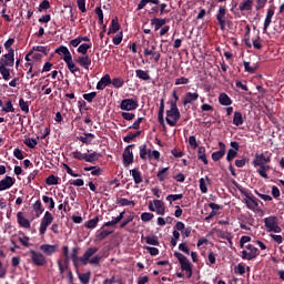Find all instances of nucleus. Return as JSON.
<instances>
[{"label": "nucleus", "mask_w": 284, "mask_h": 284, "mask_svg": "<svg viewBox=\"0 0 284 284\" xmlns=\"http://www.w3.org/2000/svg\"><path fill=\"white\" fill-rule=\"evenodd\" d=\"M14 68V49H9L8 53L0 58V74L4 81H10V69Z\"/></svg>", "instance_id": "obj_1"}, {"label": "nucleus", "mask_w": 284, "mask_h": 284, "mask_svg": "<svg viewBox=\"0 0 284 284\" xmlns=\"http://www.w3.org/2000/svg\"><path fill=\"white\" fill-rule=\"evenodd\" d=\"M79 250H81L79 246L72 248L71 258L74 267H79V261L82 263V265H88V261H90L91 256H94V254L99 252V248L97 247H89L84 252L83 256L79 257Z\"/></svg>", "instance_id": "obj_2"}, {"label": "nucleus", "mask_w": 284, "mask_h": 284, "mask_svg": "<svg viewBox=\"0 0 284 284\" xmlns=\"http://www.w3.org/2000/svg\"><path fill=\"white\" fill-rule=\"evenodd\" d=\"M169 103L170 110L166 111V123L171 128H175L176 123H179V120L181 119V111H179V105H176V102Z\"/></svg>", "instance_id": "obj_3"}, {"label": "nucleus", "mask_w": 284, "mask_h": 284, "mask_svg": "<svg viewBox=\"0 0 284 284\" xmlns=\"http://www.w3.org/2000/svg\"><path fill=\"white\" fill-rule=\"evenodd\" d=\"M264 225L266 232H274L275 234H281L283 232V229L278 225V217L276 215L265 217Z\"/></svg>", "instance_id": "obj_4"}, {"label": "nucleus", "mask_w": 284, "mask_h": 284, "mask_svg": "<svg viewBox=\"0 0 284 284\" xmlns=\"http://www.w3.org/2000/svg\"><path fill=\"white\" fill-rule=\"evenodd\" d=\"M27 256H30L31 263H33V265H36L37 267H43V265H45V263H48L45 255H43V253L37 252L34 250H30L27 253Z\"/></svg>", "instance_id": "obj_5"}, {"label": "nucleus", "mask_w": 284, "mask_h": 284, "mask_svg": "<svg viewBox=\"0 0 284 284\" xmlns=\"http://www.w3.org/2000/svg\"><path fill=\"white\" fill-rule=\"evenodd\" d=\"M216 23L220 26V30L224 31L227 23V7L219 6L217 13L215 14Z\"/></svg>", "instance_id": "obj_6"}, {"label": "nucleus", "mask_w": 284, "mask_h": 284, "mask_svg": "<svg viewBox=\"0 0 284 284\" xmlns=\"http://www.w3.org/2000/svg\"><path fill=\"white\" fill-rule=\"evenodd\" d=\"M246 250H248L250 252H247ZM246 250H243L241 252V258H243V261H254V258H256L258 256V248H256V246L248 244L246 245Z\"/></svg>", "instance_id": "obj_7"}, {"label": "nucleus", "mask_w": 284, "mask_h": 284, "mask_svg": "<svg viewBox=\"0 0 284 284\" xmlns=\"http://www.w3.org/2000/svg\"><path fill=\"white\" fill-rule=\"evenodd\" d=\"M52 221H54V215H52V213L47 211L40 222L39 232H40L41 236H43V234H45V232L48 231V227H50V225H52Z\"/></svg>", "instance_id": "obj_8"}, {"label": "nucleus", "mask_w": 284, "mask_h": 284, "mask_svg": "<svg viewBox=\"0 0 284 284\" xmlns=\"http://www.w3.org/2000/svg\"><path fill=\"white\" fill-rule=\"evenodd\" d=\"M135 146V144H131L124 149V152L122 154L124 168H130V165L134 163V153L132 152V149Z\"/></svg>", "instance_id": "obj_9"}, {"label": "nucleus", "mask_w": 284, "mask_h": 284, "mask_svg": "<svg viewBox=\"0 0 284 284\" xmlns=\"http://www.w3.org/2000/svg\"><path fill=\"white\" fill-rule=\"evenodd\" d=\"M233 185L237 186L239 192H241V194H243L248 201H251L254 210L258 207V199H256V196L247 192V190H245L243 186H239V183H236V181H233Z\"/></svg>", "instance_id": "obj_10"}, {"label": "nucleus", "mask_w": 284, "mask_h": 284, "mask_svg": "<svg viewBox=\"0 0 284 284\" xmlns=\"http://www.w3.org/2000/svg\"><path fill=\"white\" fill-rule=\"evenodd\" d=\"M139 108V101L134 99H124L121 101L120 109L124 110L125 112H132Z\"/></svg>", "instance_id": "obj_11"}, {"label": "nucleus", "mask_w": 284, "mask_h": 284, "mask_svg": "<svg viewBox=\"0 0 284 284\" xmlns=\"http://www.w3.org/2000/svg\"><path fill=\"white\" fill-rule=\"evenodd\" d=\"M272 162V154L265 155V153H256L253 159L254 168H258V165H265L266 163Z\"/></svg>", "instance_id": "obj_12"}, {"label": "nucleus", "mask_w": 284, "mask_h": 284, "mask_svg": "<svg viewBox=\"0 0 284 284\" xmlns=\"http://www.w3.org/2000/svg\"><path fill=\"white\" fill-rule=\"evenodd\" d=\"M239 150H241L239 142H231V149L226 153V161L229 163H232L239 156Z\"/></svg>", "instance_id": "obj_13"}, {"label": "nucleus", "mask_w": 284, "mask_h": 284, "mask_svg": "<svg viewBox=\"0 0 284 284\" xmlns=\"http://www.w3.org/2000/svg\"><path fill=\"white\" fill-rule=\"evenodd\" d=\"M174 256L175 258H178L182 272L192 270V263H190V260H187L185 255H183L182 253L175 252Z\"/></svg>", "instance_id": "obj_14"}, {"label": "nucleus", "mask_w": 284, "mask_h": 284, "mask_svg": "<svg viewBox=\"0 0 284 284\" xmlns=\"http://www.w3.org/2000/svg\"><path fill=\"white\" fill-rule=\"evenodd\" d=\"M219 151H215L211 154L212 161H214L215 163L217 161H221V159H223V156H225V152H226V146L225 143L223 142H219Z\"/></svg>", "instance_id": "obj_15"}, {"label": "nucleus", "mask_w": 284, "mask_h": 284, "mask_svg": "<svg viewBox=\"0 0 284 284\" xmlns=\"http://www.w3.org/2000/svg\"><path fill=\"white\" fill-rule=\"evenodd\" d=\"M17 180H14L10 175H6L4 179L0 181V192H6V190H10L12 185H14Z\"/></svg>", "instance_id": "obj_16"}, {"label": "nucleus", "mask_w": 284, "mask_h": 284, "mask_svg": "<svg viewBox=\"0 0 284 284\" xmlns=\"http://www.w3.org/2000/svg\"><path fill=\"white\" fill-rule=\"evenodd\" d=\"M75 63H78L80 68H83L84 70H90V65H92V59L90 55H80L78 59H75Z\"/></svg>", "instance_id": "obj_17"}, {"label": "nucleus", "mask_w": 284, "mask_h": 284, "mask_svg": "<svg viewBox=\"0 0 284 284\" xmlns=\"http://www.w3.org/2000/svg\"><path fill=\"white\" fill-rule=\"evenodd\" d=\"M40 250L47 256H52V254H57V252L59 250V245H57V244H53V245L52 244H42V245H40Z\"/></svg>", "instance_id": "obj_18"}, {"label": "nucleus", "mask_w": 284, "mask_h": 284, "mask_svg": "<svg viewBox=\"0 0 284 284\" xmlns=\"http://www.w3.org/2000/svg\"><path fill=\"white\" fill-rule=\"evenodd\" d=\"M163 114H165V98H162L160 101V109L158 112V122L160 125H163L165 128V119L163 118Z\"/></svg>", "instance_id": "obj_19"}, {"label": "nucleus", "mask_w": 284, "mask_h": 284, "mask_svg": "<svg viewBox=\"0 0 284 284\" xmlns=\"http://www.w3.org/2000/svg\"><path fill=\"white\" fill-rule=\"evenodd\" d=\"M112 84V78L110 74H105L100 79V81L97 83V90H105L108 85Z\"/></svg>", "instance_id": "obj_20"}, {"label": "nucleus", "mask_w": 284, "mask_h": 284, "mask_svg": "<svg viewBox=\"0 0 284 284\" xmlns=\"http://www.w3.org/2000/svg\"><path fill=\"white\" fill-rule=\"evenodd\" d=\"M55 54H63V61H68L69 59L72 58V53L65 45H60L55 49Z\"/></svg>", "instance_id": "obj_21"}, {"label": "nucleus", "mask_w": 284, "mask_h": 284, "mask_svg": "<svg viewBox=\"0 0 284 284\" xmlns=\"http://www.w3.org/2000/svg\"><path fill=\"white\" fill-rule=\"evenodd\" d=\"M195 101H199V93H192V92H186L184 99H183V105H190L194 103Z\"/></svg>", "instance_id": "obj_22"}, {"label": "nucleus", "mask_w": 284, "mask_h": 284, "mask_svg": "<svg viewBox=\"0 0 284 284\" xmlns=\"http://www.w3.org/2000/svg\"><path fill=\"white\" fill-rule=\"evenodd\" d=\"M253 8H254V1L253 0H243L239 6L240 12H251V10Z\"/></svg>", "instance_id": "obj_23"}, {"label": "nucleus", "mask_w": 284, "mask_h": 284, "mask_svg": "<svg viewBox=\"0 0 284 284\" xmlns=\"http://www.w3.org/2000/svg\"><path fill=\"white\" fill-rule=\"evenodd\" d=\"M17 220L20 227H24V230H30V220L23 216V212L17 213Z\"/></svg>", "instance_id": "obj_24"}, {"label": "nucleus", "mask_w": 284, "mask_h": 284, "mask_svg": "<svg viewBox=\"0 0 284 284\" xmlns=\"http://www.w3.org/2000/svg\"><path fill=\"white\" fill-rule=\"evenodd\" d=\"M153 205L155 206L156 214H160V216L165 215V204L161 200H154Z\"/></svg>", "instance_id": "obj_25"}, {"label": "nucleus", "mask_w": 284, "mask_h": 284, "mask_svg": "<svg viewBox=\"0 0 284 284\" xmlns=\"http://www.w3.org/2000/svg\"><path fill=\"white\" fill-rule=\"evenodd\" d=\"M130 174H131L135 185H140V183H143V176L141 175V171H139V169L130 170Z\"/></svg>", "instance_id": "obj_26"}, {"label": "nucleus", "mask_w": 284, "mask_h": 284, "mask_svg": "<svg viewBox=\"0 0 284 284\" xmlns=\"http://www.w3.org/2000/svg\"><path fill=\"white\" fill-rule=\"evenodd\" d=\"M165 23H168V19H161V18L151 19V26H154L155 32L158 30H161V28H163V26H165Z\"/></svg>", "instance_id": "obj_27"}, {"label": "nucleus", "mask_w": 284, "mask_h": 284, "mask_svg": "<svg viewBox=\"0 0 284 284\" xmlns=\"http://www.w3.org/2000/svg\"><path fill=\"white\" fill-rule=\"evenodd\" d=\"M103 155L101 153L92 152V153H85L84 161L87 163H97L99 159H101Z\"/></svg>", "instance_id": "obj_28"}, {"label": "nucleus", "mask_w": 284, "mask_h": 284, "mask_svg": "<svg viewBox=\"0 0 284 284\" xmlns=\"http://www.w3.org/2000/svg\"><path fill=\"white\" fill-rule=\"evenodd\" d=\"M79 141H81V143H83L84 145H92V140L95 139L94 133H88L84 132V136L81 135L80 138H78Z\"/></svg>", "instance_id": "obj_29"}, {"label": "nucleus", "mask_w": 284, "mask_h": 284, "mask_svg": "<svg viewBox=\"0 0 284 284\" xmlns=\"http://www.w3.org/2000/svg\"><path fill=\"white\" fill-rule=\"evenodd\" d=\"M274 17V10L268 9L267 13H266V18L264 20V27H263V32L266 33L267 32V28H270L271 23H272V18Z\"/></svg>", "instance_id": "obj_30"}, {"label": "nucleus", "mask_w": 284, "mask_h": 284, "mask_svg": "<svg viewBox=\"0 0 284 284\" xmlns=\"http://www.w3.org/2000/svg\"><path fill=\"white\" fill-rule=\"evenodd\" d=\"M139 150H140V159H142V161H148L151 152V150L148 149V144L140 145Z\"/></svg>", "instance_id": "obj_31"}, {"label": "nucleus", "mask_w": 284, "mask_h": 284, "mask_svg": "<svg viewBox=\"0 0 284 284\" xmlns=\"http://www.w3.org/2000/svg\"><path fill=\"white\" fill-rule=\"evenodd\" d=\"M119 30H121V24H119V19L115 18L111 21L108 34H116Z\"/></svg>", "instance_id": "obj_32"}, {"label": "nucleus", "mask_w": 284, "mask_h": 284, "mask_svg": "<svg viewBox=\"0 0 284 284\" xmlns=\"http://www.w3.org/2000/svg\"><path fill=\"white\" fill-rule=\"evenodd\" d=\"M64 63H67V68L71 72V74H77V72H79V67H77V64L72 60V57L68 60H64Z\"/></svg>", "instance_id": "obj_33"}, {"label": "nucleus", "mask_w": 284, "mask_h": 284, "mask_svg": "<svg viewBox=\"0 0 284 284\" xmlns=\"http://www.w3.org/2000/svg\"><path fill=\"white\" fill-rule=\"evenodd\" d=\"M257 168H260L257 170V173L260 174V176H262V179H270V176L267 175V172H270V165L258 164Z\"/></svg>", "instance_id": "obj_34"}, {"label": "nucleus", "mask_w": 284, "mask_h": 284, "mask_svg": "<svg viewBox=\"0 0 284 284\" xmlns=\"http://www.w3.org/2000/svg\"><path fill=\"white\" fill-rule=\"evenodd\" d=\"M219 103L220 105H232V98L227 93H220Z\"/></svg>", "instance_id": "obj_35"}, {"label": "nucleus", "mask_w": 284, "mask_h": 284, "mask_svg": "<svg viewBox=\"0 0 284 284\" xmlns=\"http://www.w3.org/2000/svg\"><path fill=\"white\" fill-rule=\"evenodd\" d=\"M197 159L199 161L203 162L204 165H207L209 161H207V155L205 154V146H199Z\"/></svg>", "instance_id": "obj_36"}, {"label": "nucleus", "mask_w": 284, "mask_h": 284, "mask_svg": "<svg viewBox=\"0 0 284 284\" xmlns=\"http://www.w3.org/2000/svg\"><path fill=\"white\" fill-rule=\"evenodd\" d=\"M243 113H241L240 111H235L233 116V125H236V128H239L240 125H243Z\"/></svg>", "instance_id": "obj_37"}, {"label": "nucleus", "mask_w": 284, "mask_h": 284, "mask_svg": "<svg viewBox=\"0 0 284 284\" xmlns=\"http://www.w3.org/2000/svg\"><path fill=\"white\" fill-rule=\"evenodd\" d=\"M148 3H152L153 6H159L161 3V0H140L136 10H143Z\"/></svg>", "instance_id": "obj_38"}, {"label": "nucleus", "mask_w": 284, "mask_h": 284, "mask_svg": "<svg viewBox=\"0 0 284 284\" xmlns=\"http://www.w3.org/2000/svg\"><path fill=\"white\" fill-rule=\"evenodd\" d=\"M135 77L138 79H141V81H150V79H151L150 73H148V71H143L141 69L135 70Z\"/></svg>", "instance_id": "obj_39"}, {"label": "nucleus", "mask_w": 284, "mask_h": 284, "mask_svg": "<svg viewBox=\"0 0 284 284\" xmlns=\"http://www.w3.org/2000/svg\"><path fill=\"white\" fill-rule=\"evenodd\" d=\"M170 171V166L168 168H163L162 170H160L156 174V179L160 181V183H163V181H165V179H168V172Z\"/></svg>", "instance_id": "obj_40"}, {"label": "nucleus", "mask_w": 284, "mask_h": 284, "mask_svg": "<svg viewBox=\"0 0 284 284\" xmlns=\"http://www.w3.org/2000/svg\"><path fill=\"white\" fill-rule=\"evenodd\" d=\"M90 48H92V42L90 43H82L78 47V52L79 54H82V55H88V50H90Z\"/></svg>", "instance_id": "obj_41"}, {"label": "nucleus", "mask_w": 284, "mask_h": 284, "mask_svg": "<svg viewBox=\"0 0 284 284\" xmlns=\"http://www.w3.org/2000/svg\"><path fill=\"white\" fill-rule=\"evenodd\" d=\"M116 204L120 205L121 207H128V205H132V207H134V205H136L134 201L128 200L125 197H121L120 200H118Z\"/></svg>", "instance_id": "obj_42"}, {"label": "nucleus", "mask_w": 284, "mask_h": 284, "mask_svg": "<svg viewBox=\"0 0 284 284\" xmlns=\"http://www.w3.org/2000/svg\"><path fill=\"white\" fill-rule=\"evenodd\" d=\"M84 172H91L92 176H101V168L99 166H85Z\"/></svg>", "instance_id": "obj_43"}, {"label": "nucleus", "mask_w": 284, "mask_h": 284, "mask_svg": "<svg viewBox=\"0 0 284 284\" xmlns=\"http://www.w3.org/2000/svg\"><path fill=\"white\" fill-rule=\"evenodd\" d=\"M19 108L24 114H28L30 112V104L23 100V98L19 99Z\"/></svg>", "instance_id": "obj_44"}, {"label": "nucleus", "mask_w": 284, "mask_h": 284, "mask_svg": "<svg viewBox=\"0 0 284 284\" xmlns=\"http://www.w3.org/2000/svg\"><path fill=\"white\" fill-rule=\"evenodd\" d=\"M90 276H91L90 272L78 274V278H79L80 283H82V284H90Z\"/></svg>", "instance_id": "obj_45"}, {"label": "nucleus", "mask_w": 284, "mask_h": 284, "mask_svg": "<svg viewBox=\"0 0 284 284\" xmlns=\"http://www.w3.org/2000/svg\"><path fill=\"white\" fill-rule=\"evenodd\" d=\"M110 234H112V231H108V230L103 229V226H102L101 230L98 231V239H99V241H103V240L108 239V236H110Z\"/></svg>", "instance_id": "obj_46"}, {"label": "nucleus", "mask_w": 284, "mask_h": 284, "mask_svg": "<svg viewBox=\"0 0 284 284\" xmlns=\"http://www.w3.org/2000/svg\"><path fill=\"white\" fill-rule=\"evenodd\" d=\"M33 210L36 212V216H41L43 214V205L41 204V200L36 201L33 204Z\"/></svg>", "instance_id": "obj_47"}, {"label": "nucleus", "mask_w": 284, "mask_h": 284, "mask_svg": "<svg viewBox=\"0 0 284 284\" xmlns=\"http://www.w3.org/2000/svg\"><path fill=\"white\" fill-rule=\"evenodd\" d=\"M24 145H27V148H30V150H34L37 145H39V142L34 138H29L24 140Z\"/></svg>", "instance_id": "obj_48"}, {"label": "nucleus", "mask_w": 284, "mask_h": 284, "mask_svg": "<svg viewBox=\"0 0 284 284\" xmlns=\"http://www.w3.org/2000/svg\"><path fill=\"white\" fill-rule=\"evenodd\" d=\"M47 185H59V176L51 174L45 179Z\"/></svg>", "instance_id": "obj_49"}, {"label": "nucleus", "mask_w": 284, "mask_h": 284, "mask_svg": "<svg viewBox=\"0 0 284 284\" xmlns=\"http://www.w3.org/2000/svg\"><path fill=\"white\" fill-rule=\"evenodd\" d=\"M181 199H183V194H169L166 196V201L170 203V205H172V203H174V201H181Z\"/></svg>", "instance_id": "obj_50"}, {"label": "nucleus", "mask_w": 284, "mask_h": 284, "mask_svg": "<svg viewBox=\"0 0 284 284\" xmlns=\"http://www.w3.org/2000/svg\"><path fill=\"white\" fill-rule=\"evenodd\" d=\"M97 225H99V216H97L92 220H89L85 223V227H88V230H94V227H97Z\"/></svg>", "instance_id": "obj_51"}, {"label": "nucleus", "mask_w": 284, "mask_h": 284, "mask_svg": "<svg viewBox=\"0 0 284 284\" xmlns=\"http://www.w3.org/2000/svg\"><path fill=\"white\" fill-rule=\"evenodd\" d=\"M152 219H154V213L144 212L141 214V221H143V223H150Z\"/></svg>", "instance_id": "obj_52"}, {"label": "nucleus", "mask_w": 284, "mask_h": 284, "mask_svg": "<svg viewBox=\"0 0 284 284\" xmlns=\"http://www.w3.org/2000/svg\"><path fill=\"white\" fill-rule=\"evenodd\" d=\"M111 84L113 85V88H116L119 90V88L125 84V81H123V79L121 78H114L113 80H111Z\"/></svg>", "instance_id": "obj_53"}, {"label": "nucleus", "mask_w": 284, "mask_h": 284, "mask_svg": "<svg viewBox=\"0 0 284 284\" xmlns=\"http://www.w3.org/2000/svg\"><path fill=\"white\" fill-rule=\"evenodd\" d=\"M84 101H88V103H92L94 99H97V92H90V93H84L83 95Z\"/></svg>", "instance_id": "obj_54"}, {"label": "nucleus", "mask_w": 284, "mask_h": 284, "mask_svg": "<svg viewBox=\"0 0 284 284\" xmlns=\"http://www.w3.org/2000/svg\"><path fill=\"white\" fill-rule=\"evenodd\" d=\"M18 240H19V243L23 245V247H30V236L28 235H23L22 237L19 236Z\"/></svg>", "instance_id": "obj_55"}, {"label": "nucleus", "mask_w": 284, "mask_h": 284, "mask_svg": "<svg viewBox=\"0 0 284 284\" xmlns=\"http://www.w3.org/2000/svg\"><path fill=\"white\" fill-rule=\"evenodd\" d=\"M145 242L148 243V245H159V237H156L155 235L153 236L148 235L145 237Z\"/></svg>", "instance_id": "obj_56"}, {"label": "nucleus", "mask_w": 284, "mask_h": 284, "mask_svg": "<svg viewBox=\"0 0 284 284\" xmlns=\"http://www.w3.org/2000/svg\"><path fill=\"white\" fill-rule=\"evenodd\" d=\"M2 112H14V106L12 105V101L8 100L4 104V106L2 108Z\"/></svg>", "instance_id": "obj_57"}, {"label": "nucleus", "mask_w": 284, "mask_h": 284, "mask_svg": "<svg viewBox=\"0 0 284 284\" xmlns=\"http://www.w3.org/2000/svg\"><path fill=\"white\" fill-rule=\"evenodd\" d=\"M42 201H43V203L49 204V210H52L54 207V200L52 197H50L48 195H43Z\"/></svg>", "instance_id": "obj_58"}, {"label": "nucleus", "mask_w": 284, "mask_h": 284, "mask_svg": "<svg viewBox=\"0 0 284 284\" xmlns=\"http://www.w3.org/2000/svg\"><path fill=\"white\" fill-rule=\"evenodd\" d=\"M267 6V0H255V10H263Z\"/></svg>", "instance_id": "obj_59"}, {"label": "nucleus", "mask_w": 284, "mask_h": 284, "mask_svg": "<svg viewBox=\"0 0 284 284\" xmlns=\"http://www.w3.org/2000/svg\"><path fill=\"white\" fill-rule=\"evenodd\" d=\"M32 50H34L36 52H42V54L48 57V47L34 45V47H32Z\"/></svg>", "instance_id": "obj_60"}, {"label": "nucleus", "mask_w": 284, "mask_h": 284, "mask_svg": "<svg viewBox=\"0 0 284 284\" xmlns=\"http://www.w3.org/2000/svg\"><path fill=\"white\" fill-rule=\"evenodd\" d=\"M244 70L245 72H248V74H254V72H256V67H251L250 62L244 61Z\"/></svg>", "instance_id": "obj_61"}, {"label": "nucleus", "mask_w": 284, "mask_h": 284, "mask_svg": "<svg viewBox=\"0 0 284 284\" xmlns=\"http://www.w3.org/2000/svg\"><path fill=\"white\" fill-rule=\"evenodd\" d=\"M200 190L202 194H207V183L205 182V179H200Z\"/></svg>", "instance_id": "obj_62"}, {"label": "nucleus", "mask_w": 284, "mask_h": 284, "mask_svg": "<svg viewBox=\"0 0 284 284\" xmlns=\"http://www.w3.org/2000/svg\"><path fill=\"white\" fill-rule=\"evenodd\" d=\"M94 12L98 14L100 26H103V10L101 7L95 8Z\"/></svg>", "instance_id": "obj_63"}, {"label": "nucleus", "mask_w": 284, "mask_h": 284, "mask_svg": "<svg viewBox=\"0 0 284 284\" xmlns=\"http://www.w3.org/2000/svg\"><path fill=\"white\" fill-rule=\"evenodd\" d=\"M73 159H78V161H85V153H81L80 151L72 152Z\"/></svg>", "instance_id": "obj_64"}]
</instances>
